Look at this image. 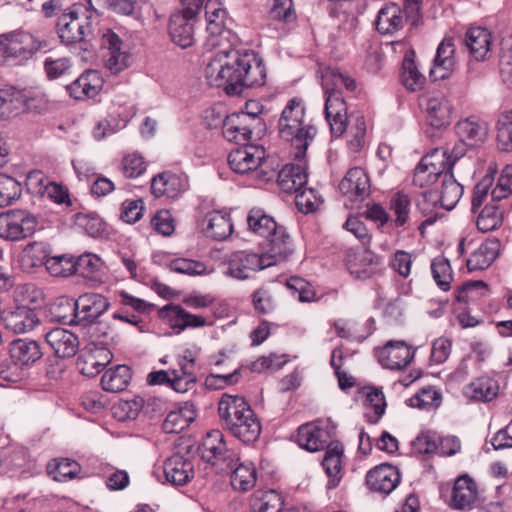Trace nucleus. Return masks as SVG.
<instances>
[{"mask_svg": "<svg viewBox=\"0 0 512 512\" xmlns=\"http://www.w3.org/2000/svg\"><path fill=\"white\" fill-rule=\"evenodd\" d=\"M227 12L221 6L206 5L207 38L206 46L209 48L224 47L230 43L232 32L225 28Z\"/></svg>", "mask_w": 512, "mask_h": 512, "instance_id": "nucleus-15", "label": "nucleus"}, {"mask_svg": "<svg viewBox=\"0 0 512 512\" xmlns=\"http://www.w3.org/2000/svg\"><path fill=\"white\" fill-rule=\"evenodd\" d=\"M104 80L100 72L87 70L66 86V91L76 100L94 98L103 87Z\"/></svg>", "mask_w": 512, "mask_h": 512, "instance_id": "nucleus-23", "label": "nucleus"}, {"mask_svg": "<svg viewBox=\"0 0 512 512\" xmlns=\"http://www.w3.org/2000/svg\"><path fill=\"white\" fill-rule=\"evenodd\" d=\"M160 317L165 320L171 328L184 331L188 328L204 327L206 319L199 315L187 312L182 306L169 304L159 311Z\"/></svg>", "mask_w": 512, "mask_h": 512, "instance_id": "nucleus-25", "label": "nucleus"}, {"mask_svg": "<svg viewBox=\"0 0 512 512\" xmlns=\"http://www.w3.org/2000/svg\"><path fill=\"white\" fill-rule=\"evenodd\" d=\"M465 46L476 61H484L491 55L492 36L483 27H471L465 34Z\"/></svg>", "mask_w": 512, "mask_h": 512, "instance_id": "nucleus-31", "label": "nucleus"}, {"mask_svg": "<svg viewBox=\"0 0 512 512\" xmlns=\"http://www.w3.org/2000/svg\"><path fill=\"white\" fill-rule=\"evenodd\" d=\"M282 260L272 259L268 253L257 254L248 251H235L227 259L226 274L235 279H248L252 273L275 265Z\"/></svg>", "mask_w": 512, "mask_h": 512, "instance_id": "nucleus-10", "label": "nucleus"}, {"mask_svg": "<svg viewBox=\"0 0 512 512\" xmlns=\"http://www.w3.org/2000/svg\"><path fill=\"white\" fill-rule=\"evenodd\" d=\"M22 193L21 184L13 177L0 174V207H6L18 200Z\"/></svg>", "mask_w": 512, "mask_h": 512, "instance_id": "nucleus-55", "label": "nucleus"}, {"mask_svg": "<svg viewBox=\"0 0 512 512\" xmlns=\"http://www.w3.org/2000/svg\"><path fill=\"white\" fill-rule=\"evenodd\" d=\"M178 368L171 369L173 374L172 388L179 393H185L192 389L196 382L195 363L186 362L178 359Z\"/></svg>", "mask_w": 512, "mask_h": 512, "instance_id": "nucleus-42", "label": "nucleus"}, {"mask_svg": "<svg viewBox=\"0 0 512 512\" xmlns=\"http://www.w3.org/2000/svg\"><path fill=\"white\" fill-rule=\"evenodd\" d=\"M196 413L192 403L185 402L178 409L172 410L163 422L166 433H179L187 428L195 419Z\"/></svg>", "mask_w": 512, "mask_h": 512, "instance_id": "nucleus-39", "label": "nucleus"}, {"mask_svg": "<svg viewBox=\"0 0 512 512\" xmlns=\"http://www.w3.org/2000/svg\"><path fill=\"white\" fill-rule=\"evenodd\" d=\"M441 395L432 388H423L408 400V405L419 409H431L440 405Z\"/></svg>", "mask_w": 512, "mask_h": 512, "instance_id": "nucleus-59", "label": "nucleus"}, {"mask_svg": "<svg viewBox=\"0 0 512 512\" xmlns=\"http://www.w3.org/2000/svg\"><path fill=\"white\" fill-rule=\"evenodd\" d=\"M497 238L486 239L467 259L466 265L470 272L487 269L497 258L500 251Z\"/></svg>", "mask_w": 512, "mask_h": 512, "instance_id": "nucleus-33", "label": "nucleus"}, {"mask_svg": "<svg viewBox=\"0 0 512 512\" xmlns=\"http://www.w3.org/2000/svg\"><path fill=\"white\" fill-rule=\"evenodd\" d=\"M218 413L223 426L244 443L258 439L261 424L245 399L238 395L223 394L218 403Z\"/></svg>", "mask_w": 512, "mask_h": 512, "instance_id": "nucleus-3", "label": "nucleus"}, {"mask_svg": "<svg viewBox=\"0 0 512 512\" xmlns=\"http://www.w3.org/2000/svg\"><path fill=\"white\" fill-rule=\"evenodd\" d=\"M45 339L58 358H71L79 349L76 334L65 328H53L45 334Z\"/></svg>", "mask_w": 512, "mask_h": 512, "instance_id": "nucleus-24", "label": "nucleus"}, {"mask_svg": "<svg viewBox=\"0 0 512 512\" xmlns=\"http://www.w3.org/2000/svg\"><path fill=\"white\" fill-rule=\"evenodd\" d=\"M38 220L34 214L24 209H10L0 214V238L8 241H21L32 236Z\"/></svg>", "mask_w": 512, "mask_h": 512, "instance_id": "nucleus-8", "label": "nucleus"}, {"mask_svg": "<svg viewBox=\"0 0 512 512\" xmlns=\"http://www.w3.org/2000/svg\"><path fill=\"white\" fill-rule=\"evenodd\" d=\"M231 471V484L239 491L253 488L257 480V470L253 463H237Z\"/></svg>", "mask_w": 512, "mask_h": 512, "instance_id": "nucleus-45", "label": "nucleus"}, {"mask_svg": "<svg viewBox=\"0 0 512 512\" xmlns=\"http://www.w3.org/2000/svg\"><path fill=\"white\" fill-rule=\"evenodd\" d=\"M497 146L501 151H512V109L503 112L496 124Z\"/></svg>", "mask_w": 512, "mask_h": 512, "instance_id": "nucleus-53", "label": "nucleus"}, {"mask_svg": "<svg viewBox=\"0 0 512 512\" xmlns=\"http://www.w3.org/2000/svg\"><path fill=\"white\" fill-rule=\"evenodd\" d=\"M188 189V179L185 175L163 172L151 181V191L156 197L178 198Z\"/></svg>", "mask_w": 512, "mask_h": 512, "instance_id": "nucleus-22", "label": "nucleus"}, {"mask_svg": "<svg viewBox=\"0 0 512 512\" xmlns=\"http://www.w3.org/2000/svg\"><path fill=\"white\" fill-rule=\"evenodd\" d=\"M110 306L107 298L97 293H85L74 304V318L94 323Z\"/></svg>", "mask_w": 512, "mask_h": 512, "instance_id": "nucleus-20", "label": "nucleus"}, {"mask_svg": "<svg viewBox=\"0 0 512 512\" xmlns=\"http://www.w3.org/2000/svg\"><path fill=\"white\" fill-rule=\"evenodd\" d=\"M390 211L394 215L392 223L396 227L404 226L410 216L411 199L408 194L404 192H396L390 199Z\"/></svg>", "mask_w": 512, "mask_h": 512, "instance_id": "nucleus-50", "label": "nucleus"}, {"mask_svg": "<svg viewBox=\"0 0 512 512\" xmlns=\"http://www.w3.org/2000/svg\"><path fill=\"white\" fill-rule=\"evenodd\" d=\"M414 354L404 341H390L380 350L379 361L385 368L400 370L412 361Z\"/></svg>", "mask_w": 512, "mask_h": 512, "instance_id": "nucleus-21", "label": "nucleus"}, {"mask_svg": "<svg viewBox=\"0 0 512 512\" xmlns=\"http://www.w3.org/2000/svg\"><path fill=\"white\" fill-rule=\"evenodd\" d=\"M321 85L325 94V117L330 126L331 133L341 136L347 129V105L342 96L341 89L354 91L355 80L341 73L335 68L324 70Z\"/></svg>", "mask_w": 512, "mask_h": 512, "instance_id": "nucleus-2", "label": "nucleus"}, {"mask_svg": "<svg viewBox=\"0 0 512 512\" xmlns=\"http://www.w3.org/2000/svg\"><path fill=\"white\" fill-rule=\"evenodd\" d=\"M454 54L455 46L452 39H444L437 48L434 68L431 69L430 75L435 79L448 78L456 65Z\"/></svg>", "mask_w": 512, "mask_h": 512, "instance_id": "nucleus-34", "label": "nucleus"}, {"mask_svg": "<svg viewBox=\"0 0 512 512\" xmlns=\"http://www.w3.org/2000/svg\"><path fill=\"white\" fill-rule=\"evenodd\" d=\"M164 474L173 485H185L194 477V465L187 455L175 453L164 462Z\"/></svg>", "mask_w": 512, "mask_h": 512, "instance_id": "nucleus-26", "label": "nucleus"}, {"mask_svg": "<svg viewBox=\"0 0 512 512\" xmlns=\"http://www.w3.org/2000/svg\"><path fill=\"white\" fill-rule=\"evenodd\" d=\"M47 272L53 277H68L75 273L74 257L64 254L46 257L44 261Z\"/></svg>", "mask_w": 512, "mask_h": 512, "instance_id": "nucleus-49", "label": "nucleus"}, {"mask_svg": "<svg viewBox=\"0 0 512 512\" xmlns=\"http://www.w3.org/2000/svg\"><path fill=\"white\" fill-rule=\"evenodd\" d=\"M344 448L339 442L327 446L322 466L329 477L328 487L335 488L342 478V457Z\"/></svg>", "mask_w": 512, "mask_h": 512, "instance_id": "nucleus-38", "label": "nucleus"}, {"mask_svg": "<svg viewBox=\"0 0 512 512\" xmlns=\"http://www.w3.org/2000/svg\"><path fill=\"white\" fill-rule=\"evenodd\" d=\"M455 130L458 137L470 144V147L482 145L489 135L488 123L477 116L458 121Z\"/></svg>", "mask_w": 512, "mask_h": 512, "instance_id": "nucleus-28", "label": "nucleus"}, {"mask_svg": "<svg viewBox=\"0 0 512 512\" xmlns=\"http://www.w3.org/2000/svg\"><path fill=\"white\" fill-rule=\"evenodd\" d=\"M477 498V485L470 477L464 475L456 479L451 496V506L454 509H472Z\"/></svg>", "mask_w": 512, "mask_h": 512, "instance_id": "nucleus-32", "label": "nucleus"}, {"mask_svg": "<svg viewBox=\"0 0 512 512\" xmlns=\"http://www.w3.org/2000/svg\"><path fill=\"white\" fill-rule=\"evenodd\" d=\"M294 159L297 163H289L286 164L279 172H278V185L282 191L286 193H294L298 192L303 186L307 183V173H306V161L305 157L301 159H297L294 156Z\"/></svg>", "mask_w": 512, "mask_h": 512, "instance_id": "nucleus-27", "label": "nucleus"}, {"mask_svg": "<svg viewBox=\"0 0 512 512\" xmlns=\"http://www.w3.org/2000/svg\"><path fill=\"white\" fill-rule=\"evenodd\" d=\"M504 209L496 205H486L479 214L476 225L481 232H490L502 225Z\"/></svg>", "mask_w": 512, "mask_h": 512, "instance_id": "nucleus-52", "label": "nucleus"}, {"mask_svg": "<svg viewBox=\"0 0 512 512\" xmlns=\"http://www.w3.org/2000/svg\"><path fill=\"white\" fill-rule=\"evenodd\" d=\"M295 203L298 209L303 213H310L316 211L322 204V198L312 188L300 189L294 192Z\"/></svg>", "mask_w": 512, "mask_h": 512, "instance_id": "nucleus-58", "label": "nucleus"}, {"mask_svg": "<svg viewBox=\"0 0 512 512\" xmlns=\"http://www.w3.org/2000/svg\"><path fill=\"white\" fill-rule=\"evenodd\" d=\"M265 149L259 145H244L234 149L228 155L230 168L239 174L253 173L261 181H269L272 175L264 172L261 168L265 159Z\"/></svg>", "mask_w": 512, "mask_h": 512, "instance_id": "nucleus-9", "label": "nucleus"}, {"mask_svg": "<svg viewBox=\"0 0 512 512\" xmlns=\"http://www.w3.org/2000/svg\"><path fill=\"white\" fill-rule=\"evenodd\" d=\"M445 155L441 149L426 154L415 168L413 184L420 188L428 187L443 177L447 170H451V163L446 162Z\"/></svg>", "mask_w": 512, "mask_h": 512, "instance_id": "nucleus-11", "label": "nucleus"}, {"mask_svg": "<svg viewBox=\"0 0 512 512\" xmlns=\"http://www.w3.org/2000/svg\"><path fill=\"white\" fill-rule=\"evenodd\" d=\"M426 120L431 127L441 129L452 122L453 106L443 93H435L427 97L425 103Z\"/></svg>", "mask_w": 512, "mask_h": 512, "instance_id": "nucleus-18", "label": "nucleus"}, {"mask_svg": "<svg viewBox=\"0 0 512 512\" xmlns=\"http://www.w3.org/2000/svg\"><path fill=\"white\" fill-rule=\"evenodd\" d=\"M332 430L333 428L323 421L306 423L298 428L296 442L301 448L316 452L329 445Z\"/></svg>", "mask_w": 512, "mask_h": 512, "instance_id": "nucleus-16", "label": "nucleus"}, {"mask_svg": "<svg viewBox=\"0 0 512 512\" xmlns=\"http://www.w3.org/2000/svg\"><path fill=\"white\" fill-rule=\"evenodd\" d=\"M500 77L508 87L512 88V37L503 38L499 56Z\"/></svg>", "mask_w": 512, "mask_h": 512, "instance_id": "nucleus-54", "label": "nucleus"}, {"mask_svg": "<svg viewBox=\"0 0 512 512\" xmlns=\"http://www.w3.org/2000/svg\"><path fill=\"white\" fill-rule=\"evenodd\" d=\"M3 53L7 58L28 59L37 51L46 48V41L37 39L29 32H13L6 36Z\"/></svg>", "mask_w": 512, "mask_h": 512, "instance_id": "nucleus-13", "label": "nucleus"}, {"mask_svg": "<svg viewBox=\"0 0 512 512\" xmlns=\"http://www.w3.org/2000/svg\"><path fill=\"white\" fill-rule=\"evenodd\" d=\"M74 265L77 267L75 273L81 277L93 282L100 281L102 261L96 254H83L77 260L74 259Z\"/></svg>", "mask_w": 512, "mask_h": 512, "instance_id": "nucleus-46", "label": "nucleus"}, {"mask_svg": "<svg viewBox=\"0 0 512 512\" xmlns=\"http://www.w3.org/2000/svg\"><path fill=\"white\" fill-rule=\"evenodd\" d=\"M279 133L291 143L294 156L301 161L317 133L316 128L305 121V107L301 100H289L279 119Z\"/></svg>", "mask_w": 512, "mask_h": 512, "instance_id": "nucleus-4", "label": "nucleus"}, {"mask_svg": "<svg viewBox=\"0 0 512 512\" xmlns=\"http://www.w3.org/2000/svg\"><path fill=\"white\" fill-rule=\"evenodd\" d=\"M2 319L5 327L16 334L32 331L39 323L36 311L27 306H18L6 312Z\"/></svg>", "mask_w": 512, "mask_h": 512, "instance_id": "nucleus-29", "label": "nucleus"}, {"mask_svg": "<svg viewBox=\"0 0 512 512\" xmlns=\"http://www.w3.org/2000/svg\"><path fill=\"white\" fill-rule=\"evenodd\" d=\"M47 470L53 480L64 482L73 479L80 472V465L68 458L54 459L48 464Z\"/></svg>", "mask_w": 512, "mask_h": 512, "instance_id": "nucleus-48", "label": "nucleus"}, {"mask_svg": "<svg viewBox=\"0 0 512 512\" xmlns=\"http://www.w3.org/2000/svg\"><path fill=\"white\" fill-rule=\"evenodd\" d=\"M104 349H97L93 353H85L79 356L77 365L80 372L88 377H94L99 374L106 365V361H99L100 354H104Z\"/></svg>", "mask_w": 512, "mask_h": 512, "instance_id": "nucleus-56", "label": "nucleus"}, {"mask_svg": "<svg viewBox=\"0 0 512 512\" xmlns=\"http://www.w3.org/2000/svg\"><path fill=\"white\" fill-rule=\"evenodd\" d=\"M282 498L274 490L257 491L251 499L253 512H279L282 508Z\"/></svg>", "mask_w": 512, "mask_h": 512, "instance_id": "nucleus-47", "label": "nucleus"}, {"mask_svg": "<svg viewBox=\"0 0 512 512\" xmlns=\"http://www.w3.org/2000/svg\"><path fill=\"white\" fill-rule=\"evenodd\" d=\"M9 352L12 363L18 367H29L43 355L39 343L29 339L13 340Z\"/></svg>", "mask_w": 512, "mask_h": 512, "instance_id": "nucleus-30", "label": "nucleus"}, {"mask_svg": "<svg viewBox=\"0 0 512 512\" xmlns=\"http://www.w3.org/2000/svg\"><path fill=\"white\" fill-rule=\"evenodd\" d=\"M247 223L252 232L268 242L266 252L276 260H286L293 252L290 235L284 226L277 222L264 210L253 208L249 211Z\"/></svg>", "mask_w": 512, "mask_h": 512, "instance_id": "nucleus-6", "label": "nucleus"}, {"mask_svg": "<svg viewBox=\"0 0 512 512\" xmlns=\"http://www.w3.org/2000/svg\"><path fill=\"white\" fill-rule=\"evenodd\" d=\"M197 12L191 8L183 7L170 16L169 35L171 40L181 48H188L194 43V25L197 20Z\"/></svg>", "mask_w": 512, "mask_h": 512, "instance_id": "nucleus-14", "label": "nucleus"}, {"mask_svg": "<svg viewBox=\"0 0 512 512\" xmlns=\"http://www.w3.org/2000/svg\"><path fill=\"white\" fill-rule=\"evenodd\" d=\"M105 66L114 74L126 69L131 62V55L123 41L111 29H106L100 40Z\"/></svg>", "mask_w": 512, "mask_h": 512, "instance_id": "nucleus-12", "label": "nucleus"}, {"mask_svg": "<svg viewBox=\"0 0 512 512\" xmlns=\"http://www.w3.org/2000/svg\"><path fill=\"white\" fill-rule=\"evenodd\" d=\"M497 172L496 166L489 165L487 174L476 184L472 197V212H476L487 197L489 189L494 181V174Z\"/></svg>", "mask_w": 512, "mask_h": 512, "instance_id": "nucleus-57", "label": "nucleus"}, {"mask_svg": "<svg viewBox=\"0 0 512 512\" xmlns=\"http://www.w3.org/2000/svg\"><path fill=\"white\" fill-rule=\"evenodd\" d=\"M239 460L240 457L238 452L225 443L223 451L217 454L215 461H212L210 464L215 467L218 472L228 473L239 462Z\"/></svg>", "mask_w": 512, "mask_h": 512, "instance_id": "nucleus-62", "label": "nucleus"}, {"mask_svg": "<svg viewBox=\"0 0 512 512\" xmlns=\"http://www.w3.org/2000/svg\"><path fill=\"white\" fill-rule=\"evenodd\" d=\"M512 192V165H507L499 179L497 185L491 192L492 202L500 201L508 197Z\"/></svg>", "mask_w": 512, "mask_h": 512, "instance_id": "nucleus-64", "label": "nucleus"}, {"mask_svg": "<svg viewBox=\"0 0 512 512\" xmlns=\"http://www.w3.org/2000/svg\"><path fill=\"white\" fill-rule=\"evenodd\" d=\"M97 24V11L87 4L75 3L58 18L56 30L62 43L91 42Z\"/></svg>", "mask_w": 512, "mask_h": 512, "instance_id": "nucleus-5", "label": "nucleus"}, {"mask_svg": "<svg viewBox=\"0 0 512 512\" xmlns=\"http://www.w3.org/2000/svg\"><path fill=\"white\" fill-rule=\"evenodd\" d=\"M463 186L454 178L451 170H447L442 177L440 196L438 197L440 205L446 209H453L463 195Z\"/></svg>", "mask_w": 512, "mask_h": 512, "instance_id": "nucleus-41", "label": "nucleus"}, {"mask_svg": "<svg viewBox=\"0 0 512 512\" xmlns=\"http://www.w3.org/2000/svg\"><path fill=\"white\" fill-rule=\"evenodd\" d=\"M132 378L131 369L126 365H117L108 369L101 377V386L107 392L124 391Z\"/></svg>", "mask_w": 512, "mask_h": 512, "instance_id": "nucleus-40", "label": "nucleus"}, {"mask_svg": "<svg viewBox=\"0 0 512 512\" xmlns=\"http://www.w3.org/2000/svg\"><path fill=\"white\" fill-rule=\"evenodd\" d=\"M401 82L404 87L411 91H420L426 82L425 76L419 71L413 59V52L406 54L402 62Z\"/></svg>", "mask_w": 512, "mask_h": 512, "instance_id": "nucleus-44", "label": "nucleus"}, {"mask_svg": "<svg viewBox=\"0 0 512 512\" xmlns=\"http://www.w3.org/2000/svg\"><path fill=\"white\" fill-rule=\"evenodd\" d=\"M499 391L497 382L489 377H480L465 388V395L476 401L488 402L493 400Z\"/></svg>", "mask_w": 512, "mask_h": 512, "instance_id": "nucleus-43", "label": "nucleus"}, {"mask_svg": "<svg viewBox=\"0 0 512 512\" xmlns=\"http://www.w3.org/2000/svg\"><path fill=\"white\" fill-rule=\"evenodd\" d=\"M220 47L205 68V78L212 87L223 88L228 95L241 94L246 87L265 84L266 68L253 51Z\"/></svg>", "mask_w": 512, "mask_h": 512, "instance_id": "nucleus-1", "label": "nucleus"}, {"mask_svg": "<svg viewBox=\"0 0 512 512\" xmlns=\"http://www.w3.org/2000/svg\"><path fill=\"white\" fill-rule=\"evenodd\" d=\"M400 472L391 464H381L366 475V484L372 492L389 495L400 483Z\"/></svg>", "mask_w": 512, "mask_h": 512, "instance_id": "nucleus-17", "label": "nucleus"}, {"mask_svg": "<svg viewBox=\"0 0 512 512\" xmlns=\"http://www.w3.org/2000/svg\"><path fill=\"white\" fill-rule=\"evenodd\" d=\"M217 123H210L209 128L222 126L223 136L228 141L237 143L246 142L253 136L260 137L265 131L262 119H253L245 114H232L230 116L219 115Z\"/></svg>", "mask_w": 512, "mask_h": 512, "instance_id": "nucleus-7", "label": "nucleus"}, {"mask_svg": "<svg viewBox=\"0 0 512 512\" xmlns=\"http://www.w3.org/2000/svg\"><path fill=\"white\" fill-rule=\"evenodd\" d=\"M378 259L371 252L348 253L346 265L351 275L356 279L365 280L371 278L377 271Z\"/></svg>", "mask_w": 512, "mask_h": 512, "instance_id": "nucleus-36", "label": "nucleus"}, {"mask_svg": "<svg viewBox=\"0 0 512 512\" xmlns=\"http://www.w3.org/2000/svg\"><path fill=\"white\" fill-rule=\"evenodd\" d=\"M370 188V179L360 167L349 169L339 184L341 193L352 201H363L370 195Z\"/></svg>", "mask_w": 512, "mask_h": 512, "instance_id": "nucleus-19", "label": "nucleus"}, {"mask_svg": "<svg viewBox=\"0 0 512 512\" xmlns=\"http://www.w3.org/2000/svg\"><path fill=\"white\" fill-rule=\"evenodd\" d=\"M439 199L438 196L432 191L423 192L416 201V207L423 216L428 218L423 222V225H431L435 221L433 212L437 207Z\"/></svg>", "mask_w": 512, "mask_h": 512, "instance_id": "nucleus-63", "label": "nucleus"}, {"mask_svg": "<svg viewBox=\"0 0 512 512\" xmlns=\"http://www.w3.org/2000/svg\"><path fill=\"white\" fill-rule=\"evenodd\" d=\"M203 224V231L206 236L218 241L225 240L233 231V224L229 214L221 211L207 213Z\"/></svg>", "mask_w": 512, "mask_h": 512, "instance_id": "nucleus-37", "label": "nucleus"}, {"mask_svg": "<svg viewBox=\"0 0 512 512\" xmlns=\"http://www.w3.org/2000/svg\"><path fill=\"white\" fill-rule=\"evenodd\" d=\"M431 270L437 285L444 291L450 288L452 270L446 258L438 257L432 261Z\"/></svg>", "mask_w": 512, "mask_h": 512, "instance_id": "nucleus-60", "label": "nucleus"}, {"mask_svg": "<svg viewBox=\"0 0 512 512\" xmlns=\"http://www.w3.org/2000/svg\"><path fill=\"white\" fill-rule=\"evenodd\" d=\"M405 22L404 11L390 3L380 9L376 19V29L382 35H394L403 28Z\"/></svg>", "mask_w": 512, "mask_h": 512, "instance_id": "nucleus-35", "label": "nucleus"}, {"mask_svg": "<svg viewBox=\"0 0 512 512\" xmlns=\"http://www.w3.org/2000/svg\"><path fill=\"white\" fill-rule=\"evenodd\" d=\"M172 272L189 276L203 275L206 273V265L203 262L186 258H177L169 263Z\"/></svg>", "mask_w": 512, "mask_h": 512, "instance_id": "nucleus-61", "label": "nucleus"}, {"mask_svg": "<svg viewBox=\"0 0 512 512\" xmlns=\"http://www.w3.org/2000/svg\"><path fill=\"white\" fill-rule=\"evenodd\" d=\"M225 443L224 436L219 430L207 433L199 447L201 459L209 464L215 461L217 454L223 451Z\"/></svg>", "mask_w": 512, "mask_h": 512, "instance_id": "nucleus-51", "label": "nucleus"}]
</instances>
